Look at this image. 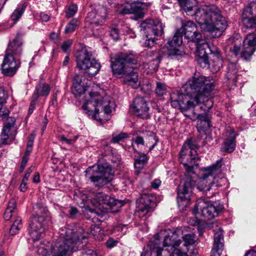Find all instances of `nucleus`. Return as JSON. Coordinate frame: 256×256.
I'll use <instances>...</instances> for the list:
<instances>
[{"label": "nucleus", "instance_id": "nucleus-1", "mask_svg": "<svg viewBox=\"0 0 256 256\" xmlns=\"http://www.w3.org/2000/svg\"><path fill=\"white\" fill-rule=\"evenodd\" d=\"M214 80L210 76H198L195 74L182 87L186 94L176 90L170 94L171 104L175 108H178L184 115L190 117L188 110H193L196 106L205 100L210 92L214 88Z\"/></svg>", "mask_w": 256, "mask_h": 256}, {"label": "nucleus", "instance_id": "nucleus-2", "mask_svg": "<svg viewBox=\"0 0 256 256\" xmlns=\"http://www.w3.org/2000/svg\"><path fill=\"white\" fill-rule=\"evenodd\" d=\"M180 10L194 19L202 28L210 33L213 38L220 36L228 26L226 18L216 5H204L198 8L194 0H176Z\"/></svg>", "mask_w": 256, "mask_h": 256}, {"label": "nucleus", "instance_id": "nucleus-3", "mask_svg": "<svg viewBox=\"0 0 256 256\" xmlns=\"http://www.w3.org/2000/svg\"><path fill=\"white\" fill-rule=\"evenodd\" d=\"M82 231L80 227L68 225L60 230L59 238L50 248L44 243L34 246L37 247L38 254L42 256H68L86 245V237L82 234Z\"/></svg>", "mask_w": 256, "mask_h": 256}, {"label": "nucleus", "instance_id": "nucleus-4", "mask_svg": "<svg viewBox=\"0 0 256 256\" xmlns=\"http://www.w3.org/2000/svg\"><path fill=\"white\" fill-rule=\"evenodd\" d=\"M138 56L132 52H120L110 57V68L114 74L124 75L123 82L134 88L139 87L138 70L128 65H136Z\"/></svg>", "mask_w": 256, "mask_h": 256}, {"label": "nucleus", "instance_id": "nucleus-5", "mask_svg": "<svg viewBox=\"0 0 256 256\" xmlns=\"http://www.w3.org/2000/svg\"><path fill=\"white\" fill-rule=\"evenodd\" d=\"M222 158L210 166L203 168V174L198 180L197 189L206 194L208 198L212 196V194H208V192L210 191L214 184L216 187L222 186L226 181V178H220L219 176L222 173Z\"/></svg>", "mask_w": 256, "mask_h": 256}, {"label": "nucleus", "instance_id": "nucleus-6", "mask_svg": "<svg viewBox=\"0 0 256 256\" xmlns=\"http://www.w3.org/2000/svg\"><path fill=\"white\" fill-rule=\"evenodd\" d=\"M22 46V40L18 37L9 43L0 66L1 72L4 76H13L20 68Z\"/></svg>", "mask_w": 256, "mask_h": 256}, {"label": "nucleus", "instance_id": "nucleus-7", "mask_svg": "<svg viewBox=\"0 0 256 256\" xmlns=\"http://www.w3.org/2000/svg\"><path fill=\"white\" fill-rule=\"evenodd\" d=\"M180 159L186 171L187 174H186L184 182H181L178 188L177 202L179 207L186 206L190 200V194L192 192L194 186L196 185V180L190 176V174H194V166H198L196 162L198 160L196 159L191 162L189 158H180Z\"/></svg>", "mask_w": 256, "mask_h": 256}, {"label": "nucleus", "instance_id": "nucleus-8", "mask_svg": "<svg viewBox=\"0 0 256 256\" xmlns=\"http://www.w3.org/2000/svg\"><path fill=\"white\" fill-rule=\"evenodd\" d=\"M157 240H155L148 246H150V256H188L187 252L179 248L182 241L176 232L165 236L162 248L158 244Z\"/></svg>", "mask_w": 256, "mask_h": 256}, {"label": "nucleus", "instance_id": "nucleus-9", "mask_svg": "<svg viewBox=\"0 0 256 256\" xmlns=\"http://www.w3.org/2000/svg\"><path fill=\"white\" fill-rule=\"evenodd\" d=\"M92 95L93 94H90L91 100L84 103L82 108L88 117L101 122L102 118L99 115L100 112L109 114L114 109L116 105L110 96H106L100 100L99 96L94 98Z\"/></svg>", "mask_w": 256, "mask_h": 256}, {"label": "nucleus", "instance_id": "nucleus-10", "mask_svg": "<svg viewBox=\"0 0 256 256\" xmlns=\"http://www.w3.org/2000/svg\"><path fill=\"white\" fill-rule=\"evenodd\" d=\"M86 178L98 187H103L112 180V166L107 162L89 166L85 171Z\"/></svg>", "mask_w": 256, "mask_h": 256}, {"label": "nucleus", "instance_id": "nucleus-11", "mask_svg": "<svg viewBox=\"0 0 256 256\" xmlns=\"http://www.w3.org/2000/svg\"><path fill=\"white\" fill-rule=\"evenodd\" d=\"M76 67L89 76L96 75L101 68L100 63L92 57L88 48H83L76 54Z\"/></svg>", "mask_w": 256, "mask_h": 256}, {"label": "nucleus", "instance_id": "nucleus-12", "mask_svg": "<svg viewBox=\"0 0 256 256\" xmlns=\"http://www.w3.org/2000/svg\"><path fill=\"white\" fill-rule=\"evenodd\" d=\"M34 208L38 209L36 214L30 218L28 230L32 240L36 243L42 238L46 229V218L39 214L46 212V210L44 208H40L38 204H36Z\"/></svg>", "mask_w": 256, "mask_h": 256}, {"label": "nucleus", "instance_id": "nucleus-13", "mask_svg": "<svg viewBox=\"0 0 256 256\" xmlns=\"http://www.w3.org/2000/svg\"><path fill=\"white\" fill-rule=\"evenodd\" d=\"M140 28L146 34V39L144 45L148 48L154 46L156 36H161L164 32V26L158 20H146L140 24Z\"/></svg>", "mask_w": 256, "mask_h": 256}, {"label": "nucleus", "instance_id": "nucleus-14", "mask_svg": "<svg viewBox=\"0 0 256 256\" xmlns=\"http://www.w3.org/2000/svg\"><path fill=\"white\" fill-rule=\"evenodd\" d=\"M222 206L216 202H208L204 199H198L192 210L194 214H198V210L201 212V214L206 220H210L217 216L222 210Z\"/></svg>", "mask_w": 256, "mask_h": 256}, {"label": "nucleus", "instance_id": "nucleus-15", "mask_svg": "<svg viewBox=\"0 0 256 256\" xmlns=\"http://www.w3.org/2000/svg\"><path fill=\"white\" fill-rule=\"evenodd\" d=\"M240 47L236 44L230 48V52L235 56L240 54L242 58L249 60L256 50V34L254 32L250 33L245 37L240 52Z\"/></svg>", "mask_w": 256, "mask_h": 256}, {"label": "nucleus", "instance_id": "nucleus-16", "mask_svg": "<svg viewBox=\"0 0 256 256\" xmlns=\"http://www.w3.org/2000/svg\"><path fill=\"white\" fill-rule=\"evenodd\" d=\"M92 202L96 207L100 206L104 208V206H108L110 208L116 207L115 211L118 210L122 205V202L102 192H95L90 194L88 196Z\"/></svg>", "mask_w": 256, "mask_h": 256}, {"label": "nucleus", "instance_id": "nucleus-17", "mask_svg": "<svg viewBox=\"0 0 256 256\" xmlns=\"http://www.w3.org/2000/svg\"><path fill=\"white\" fill-rule=\"evenodd\" d=\"M17 130L16 119L14 117L10 116L6 119L0 136L2 144L5 145L11 144L15 140Z\"/></svg>", "mask_w": 256, "mask_h": 256}, {"label": "nucleus", "instance_id": "nucleus-18", "mask_svg": "<svg viewBox=\"0 0 256 256\" xmlns=\"http://www.w3.org/2000/svg\"><path fill=\"white\" fill-rule=\"evenodd\" d=\"M180 30H182V34H184V38L188 42H194L196 46L206 42L202 34L198 31L195 24L190 20L184 23Z\"/></svg>", "mask_w": 256, "mask_h": 256}, {"label": "nucleus", "instance_id": "nucleus-19", "mask_svg": "<svg viewBox=\"0 0 256 256\" xmlns=\"http://www.w3.org/2000/svg\"><path fill=\"white\" fill-rule=\"evenodd\" d=\"M155 197L148 194H142L136 200L137 211L140 216L151 213L156 206Z\"/></svg>", "mask_w": 256, "mask_h": 256}, {"label": "nucleus", "instance_id": "nucleus-20", "mask_svg": "<svg viewBox=\"0 0 256 256\" xmlns=\"http://www.w3.org/2000/svg\"><path fill=\"white\" fill-rule=\"evenodd\" d=\"M212 46H210L207 42L200 43L196 46V60L198 64L204 68L210 67V60L208 54L212 55Z\"/></svg>", "mask_w": 256, "mask_h": 256}, {"label": "nucleus", "instance_id": "nucleus-21", "mask_svg": "<svg viewBox=\"0 0 256 256\" xmlns=\"http://www.w3.org/2000/svg\"><path fill=\"white\" fill-rule=\"evenodd\" d=\"M195 110H192V114L188 117L192 120H198L196 128L198 132L206 134L212 127L211 120L212 114L205 112L201 114H197Z\"/></svg>", "mask_w": 256, "mask_h": 256}, {"label": "nucleus", "instance_id": "nucleus-22", "mask_svg": "<svg viewBox=\"0 0 256 256\" xmlns=\"http://www.w3.org/2000/svg\"><path fill=\"white\" fill-rule=\"evenodd\" d=\"M100 14L96 12L88 13L86 18V26L94 30L95 27L102 25L106 16V10L102 7L100 8Z\"/></svg>", "mask_w": 256, "mask_h": 256}, {"label": "nucleus", "instance_id": "nucleus-23", "mask_svg": "<svg viewBox=\"0 0 256 256\" xmlns=\"http://www.w3.org/2000/svg\"><path fill=\"white\" fill-rule=\"evenodd\" d=\"M199 147V145L194 139L188 138L184 142L180 152V156L182 158H189L191 162L198 159L197 150Z\"/></svg>", "mask_w": 256, "mask_h": 256}, {"label": "nucleus", "instance_id": "nucleus-24", "mask_svg": "<svg viewBox=\"0 0 256 256\" xmlns=\"http://www.w3.org/2000/svg\"><path fill=\"white\" fill-rule=\"evenodd\" d=\"M132 108L134 114L143 119L149 118L150 108L146 99L142 96H138L134 98Z\"/></svg>", "mask_w": 256, "mask_h": 256}, {"label": "nucleus", "instance_id": "nucleus-25", "mask_svg": "<svg viewBox=\"0 0 256 256\" xmlns=\"http://www.w3.org/2000/svg\"><path fill=\"white\" fill-rule=\"evenodd\" d=\"M224 142L222 144L220 150L223 152L230 153L234 151L236 146V134L230 128H228L223 134Z\"/></svg>", "mask_w": 256, "mask_h": 256}, {"label": "nucleus", "instance_id": "nucleus-26", "mask_svg": "<svg viewBox=\"0 0 256 256\" xmlns=\"http://www.w3.org/2000/svg\"><path fill=\"white\" fill-rule=\"evenodd\" d=\"M88 87V80L84 76L80 74L74 76L71 90L76 97L80 96L84 94Z\"/></svg>", "mask_w": 256, "mask_h": 256}, {"label": "nucleus", "instance_id": "nucleus-27", "mask_svg": "<svg viewBox=\"0 0 256 256\" xmlns=\"http://www.w3.org/2000/svg\"><path fill=\"white\" fill-rule=\"evenodd\" d=\"M214 242L210 256H220L224 247V234L222 230L219 228L214 230Z\"/></svg>", "mask_w": 256, "mask_h": 256}, {"label": "nucleus", "instance_id": "nucleus-28", "mask_svg": "<svg viewBox=\"0 0 256 256\" xmlns=\"http://www.w3.org/2000/svg\"><path fill=\"white\" fill-rule=\"evenodd\" d=\"M212 50L210 67L208 68H210L212 72H216L220 70L222 66V59L221 58L220 52L217 48L212 45Z\"/></svg>", "mask_w": 256, "mask_h": 256}, {"label": "nucleus", "instance_id": "nucleus-29", "mask_svg": "<svg viewBox=\"0 0 256 256\" xmlns=\"http://www.w3.org/2000/svg\"><path fill=\"white\" fill-rule=\"evenodd\" d=\"M150 2H136L131 3L132 14H136L138 18H142L144 16V10L150 6Z\"/></svg>", "mask_w": 256, "mask_h": 256}, {"label": "nucleus", "instance_id": "nucleus-30", "mask_svg": "<svg viewBox=\"0 0 256 256\" xmlns=\"http://www.w3.org/2000/svg\"><path fill=\"white\" fill-rule=\"evenodd\" d=\"M50 90V86L44 82L43 80H40L36 86L32 96L37 98L40 96H47L49 94Z\"/></svg>", "mask_w": 256, "mask_h": 256}, {"label": "nucleus", "instance_id": "nucleus-31", "mask_svg": "<svg viewBox=\"0 0 256 256\" xmlns=\"http://www.w3.org/2000/svg\"><path fill=\"white\" fill-rule=\"evenodd\" d=\"M228 72L226 74V77L230 83L234 84L238 78L236 65L234 62H230L228 66Z\"/></svg>", "mask_w": 256, "mask_h": 256}, {"label": "nucleus", "instance_id": "nucleus-32", "mask_svg": "<svg viewBox=\"0 0 256 256\" xmlns=\"http://www.w3.org/2000/svg\"><path fill=\"white\" fill-rule=\"evenodd\" d=\"M242 22L243 26L248 30H256V18L242 14Z\"/></svg>", "mask_w": 256, "mask_h": 256}, {"label": "nucleus", "instance_id": "nucleus-33", "mask_svg": "<svg viewBox=\"0 0 256 256\" xmlns=\"http://www.w3.org/2000/svg\"><path fill=\"white\" fill-rule=\"evenodd\" d=\"M182 30H178L172 38L168 40V44L172 47L180 46L182 42Z\"/></svg>", "mask_w": 256, "mask_h": 256}, {"label": "nucleus", "instance_id": "nucleus-34", "mask_svg": "<svg viewBox=\"0 0 256 256\" xmlns=\"http://www.w3.org/2000/svg\"><path fill=\"white\" fill-rule=\"evenodd\" d=\"M26 6V5L25 4L18 6L17 8L14 10L11 15L12 20L14 23L18 20L24 14Z\"/></svg>", "mask_w": 256, "mask_h": 256}, {"label": "nucleus", "instance_id": "nucleus-35", "mask_svg": "<svg viewBox=\"0 0 256 256\" xmlns=\"http://www.w3.org/2000/svg\"><path fill=\"white\" fill-rule=\"evenodd\" d=\"M242 14L256 18V1L251 2L246 6Z\"/></svg>", "mask_w": 256, "mask_h": 256}, {"label": "nucleus", "instance_id": "nucleus-36", "mask_svg": "<svg viewBox=\"0 0 256 256\" xmlns=\"http://www.w3.org/2000/svg\"><path fill=\"white\" fill-rule=\"evenodd\" d=\"M148 160V158L146 154L144 153L140 154L137 158H135L134 165L136 168L140 170L145 164Z\"/></svg>", "mask_w": 256, "mask_h": 256}, {"label": "nucleus", "instance_id": "nucleus-37", "mask_svg": "<svg viewBox=\"0 0 256 256\" xmlns=\"http://www.w3.org/2000/svg\"><path fill=\"white\" fill-rule=\"evenodd\" d=\"M22 226V219L20 218L16 219L10 229V233L11 235H14L18 233Z\"/></svg>", "mask_w": 256, "mask_h": 256}, {"label": "nucleus", "instance_id": "nucleus-38", "mask_svg": "<svg viewBox=\"0 0 256 256\" xmlns=\"http://www.w3.org/2000/svg\"><path fill=\"white\" fill-rule=\"evenodd\" d=\"M168 56L172 58H176L178 60L182 57L185 54V53L182 50L174 48L168 49Z\"/></svg>", "mask_w": 256, "mask_h": 256}, {"label": "nucleus", "instance_id": "nucleus-39", "mask_svg": "<svg viewBox=\"0 0 256 256\" xmlns=\"http://www.w3.org/2000/svg\"><path fill=\"white\" fill-rule=\"evenodd\" d=\"M79 21L77 18L72 19L66 26L64 32L66 34L74 32L78 28Z\"/></svg>", "mask_w": 256, "mask_h": 256}, {"label": "nucleus", "instance_id": "nucleus-40", "mask_svg": "<svg viewBox=\"0 0 256 256\" xmlns=\"http://www.w3.org/2000/svg\"><path fill=\"white\" fill-rule=\"evenodd\" d=\"M168 92V88L166 84L161 82H157L155 88V93L158 96H162Z\"/></svg>", "mask_w": 256, "mask_h": 256}, {"label": "nucleus", "instance_id": "nucleus-41", "mask_svg": "<svg viewBox=\"0 0 256 256\" xmlns=\"http://www.w3.org/2000/svg\"><path fill=\"white\" fill-rule=\"evenodd\" d=\"M183 240L184 242V245L187 248L189 246L194 244L196 241V237L194 234H188L183 236Z\"/></svg>", "mask_w": 256, "mask_h": 256}, {"label": "nucleus", "instance_id": "nucleus-42", "mask_svg": "<svg viewBox=\"0 0 256 256\" xmlns=\"http://www.w3.org/2000/svg\"><path fill=\"white\" fill-rule=\"evenodd\" d=\"M119 11L120 14H132L131 3L126 2L122 4L119 7Z\"/></svg>", "mask_w": 256, "mask_h": 256}, {"label": "nucleus", "instance_id": "nucleus-43", "mask_svg": "<svg viewBox=\"0 0 256 256\" xmlns=\"http://www.w3.org/2000/svg\"><path fill=\"white\" fill-rule=\"evenodd\" d=\"M35 135L31 134L28 138V142L26 145V149L25 152V155L29 156L32 150V147L34 144Z\"/></svg>", "mask_w": 256, "mask_h": 256}, {"label": "nucleus", "instance_id": "nucleus-44", "mask_svg": "<svg viewBox=\"0 0 256 256\" xmlns=\"http://www.w3.org/2000/svg\"><path fill=\"white\" fill-rule=\"evenodd\" d=\"M78 11V7L75 4L70 5L66 10V16L67 18L72 17Z\"/></svg>", "mask_w": 256, "mask_h": 256}, {"label": "nucleus", "instance_id": "nucleus-45", "mask_svg": "<svg viewBox=\"0 0 256 256\" xmlns=\"http://www.w3.org/2000/svg\"><path fill=\"white\" fill-rule=\"evenodd\" d=\"M8 98V92L3 88H0V102L4 104Z\"/></svg>", "mask_w": 256, "mask_h": 256}, {"label": "nucleus", "instance_id": "nucleus-46", "mask_svg": "<svg viewBox=\"0 0 256 256\" xmlns=\"http://www.w3.org/2000/svg\"><path fill=\"white\" fill-rule=\"evenodd\" d=\"M10 114L9 110L5 106H2L0 108V120H3L5 118H8Z\"/></svg>", "mask_w": 256, "mask_h": 256}, {"label": "nucleus", "instance_id": "nucleus-47", "mask_svg": "<svg viewBox=\"0 0 256 256\" xmlns=\"http://www.w3.org/2000/svg\"><path fill=\"white\" fill-rule=\"evenodd\" d=\"M79 214V211L78 209L74 206L69 208L68 211V216L70 218H74Z\"/></svg>", "mask_w": 256, "mask_h": 256}, {"label": "nucleus", "instance_id": "nucleus-48", "mask_svg": "<svg viewBox=\"0 0 256 256\" xmlns=\"http://www.w3.org/2000/svg\"><path fill=\"white\" fill-rule=\"evenodd\" d=\"M38 98L32 96L30 108L28 110V115H30L36 109V105Z\"/></svg>", "mask_w": 256, "mask_h": 256}, {"label": "nucleus", "instance_id": "nucleus-49", "mask_svg": "<svg viewBox=\"0 0 256 256\" xmlns=\"http://www.w3.org/2000/svg\"><path fill=\"white\" fill-rule=\"evenodd\" d=\"M127 136H128L126 133H120L114 136H113L112 141L114 143L118 142H119L126 138Z\"/></svg>", "mask_w": 256, "mask_h": 256}, {"label": "nucleus", "instance_id": "nucleus-50", "mask_svg": "<svg viewBox=\"0 0 256 256\" xmlns=\"http://www.w3.org/2000/svg\"><path fill=\"white\" fill-rule=\"evenodd\" d=\"M77 137H74V139L72 138H67L64 136H60V141L62 142H64L68 145L72 144L76 140Z\"/></svg>", "mask_w": 256, "mask_h": 256}, {"label": "nucleus", "instance_id": "nucleus-51", "mask_svg": "<svg viewBox=\"0 0 256 256\" xmlns=\"http://www.w3.org/2000/svg\"><path fill=\"white\" fill-rule=\"evenodd\" d=\"M118 243V241L114 240L112 238H109L106 242L107 248H111L116 246Z\"/></svg>", "mask_w": 256, "mask_h": 256}, {"label": "nucleus", "instance_id": "nucleus-52", "mask_svg": "<svg viewBox=\"0 0 256 256\" xmlns=\"http://www.w3.org/2000/svg\"><path fill=\"white\" fill-rule=\"evenodd\" d=\"M72 44V41L71 40H68L62 43L61 48L63 51L66 52L70 49Z\"/></svg>", "mask_w": 256, "mask_h": 256}, {"label": "nucleus", "instance_id": "nucleus-53", "mask_svg": "<svg viewBox=\"0 0 256 256\" xmlns=\"http://www.w3.org/2000/svg\"><path fill=\"white\" fill-rule=\"evenodd\" d=\"M110 35L114 40H118L119 38L118 30L116 28L111 29L110 32Z\"/></svg>", "mask_w": 256, "mask_h": 256}, {"label": "nucleus", "instance_id": "nucleus-54", "mask_svg": "<svg viewBox=\"0 0 256 256\" xmlns=\"http://www.w3.org/2000/svg\"><path fill=\"white\" fill-rule=\"evenodd\" d=\"M28 160V156L24 154V156H23V158H22V162H21V164H20V172H22L23 170H24V169L27 164Z\"/></svg>", "mask_w": 256, "mask_h": 256}, {"label": "nucleus", "instance_id": "nucleus-55", "mask_svg": "<svg viewBox=\"0 0 256 256\" xmlns=\"http://www.w3.org/2000/svg\"><path fill=\"white\" fill-rule=\"evenodd\" d=\"M148 138V140H154V144H152V146H150L149 148L150 150H152L155 147V146L157 144L158 140L156 138V136L152 133L150 134Z\"/></svg>", "mask_w": 256, "mask_h": 256}, {"label": "nucleus", "instance_id": "nucleus-56", "mask_svg": "<svg viewBox=\"0 0 256 256\" xmlns=\"http://www.w3.org/2000/svg\"><path fill=\"white\" fill-rule=\"evenodd\" d=\"M16 201L14 199H11L6 209H10L11 212H13L16 208Z\"/></svg>", "mask_w": 256, "mask_h": 256}, {"label": "nucleus", "instance_id": "nucleus-57", "mask_svg": "<svg viewBox=\"0 0 256 256\" xmlns=\"http://www.w3.org/2000/svg\"><path fill=\"white\" fill-rule=\"evenodd\" d=\"M12 212L10 209H6L4 215V218L5 220H9L12 217Z\"/></svg>", "mask_w": 256, "mask_h": 256}, {"label": "nucleus", "instance_id": "nucleus-58", "mask_svg": "<svg viewBox=\"0 0 256 256\" xmlns=\"http://www.w3.org/2000/svg\"><path fill=\"white\" fill-rule=\"evenodd\" d=\"M161 184V181L160 179H155L152 182V186L154 188H158Z\"/></svg>", "mask_w": 256, "mask_h": 256}, {"label": "nucleus", "instance_id": "nucleus-59", "mask_svg": "<svg viewBox=\"0 0 256 256\" xmlns=\"http://www.w3.org/2000/svg\"><path fill=\"white\" fill-rule=\"evenodd\" d=\"M40 20L44 22H47L50 20L49 16L44 12H42L40 14Z\"/></svg>", "mask_w": 256, "mask_h": 256}, {"label": "nucleus", "instance_id": "nucleus-60", "mask_svg": "<svg viewBox=\"0 0 256 256\" xmlns=\"http://www.w3.org/2000/svg\"><path fill=\"white\" fill-rule=\"evenodd\" d=\"M136 144H144V140L142 136H137L134 140Z\"/></svg>", "mask_w": 256, "mask_h": 256}, {"label": "nucleus", "instance_id": "nucleus-61", "mask_svg": "<svg viewBox=\"0 0 256 256\" xmlns=\"http://www.w3.org/2000/svg\"><path fill=\"white\" fill-rule=\"evenodd\" d=\"M26 184L27 182L22 180V182L20 186V190L22 192H25L28 188Z\"/></svg>", "mask_w": 256, "mask_h": 256}, {"label": "nucleus", "instance_id": "nucleus-62", "mask_svg": "<svg viewBox=\"0 0 256 256\" xmlns=\"http://www.w3.org/2000/svg\"><path fill=\"white\" fill-rule=\"evenodd\" d=\"M48 119L47 118L46 116V115L44 118V120L42 122V132H44L45 129L46 128L47 124L48 123Z\"/></svg>", "mask_w": 256, "mask_h": 256}, {"label": "nucleus", "instance_id": "nucleus-63", "mask_svg": "<svg viewBox=\"0 0 256 256\" xmlns=\"http://www.w3.org/2000/svg\"><path fill=\"white\" fill-rule=\"evenodd\" d=\"M33 182L38 183L40 182V176L38 172H36L33 177Z\"/></svg>", "mask_w": 256, "mask_h": 256}, {"label": "nucleus", "instance_id": "nucleus-64", "mask_svg": "<svg viewBox=\"0 0 256 256\" xmlns=\"http://www.w3.org/2000/svg\"><path fill=\"white\" fill-rule=\"evenodd\" d=\"M244 256H256V250H250L245 254Z\"/></svg>", "mask_w": 256, "mask_h": 256}]
</instances>
